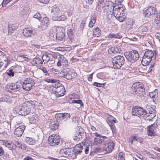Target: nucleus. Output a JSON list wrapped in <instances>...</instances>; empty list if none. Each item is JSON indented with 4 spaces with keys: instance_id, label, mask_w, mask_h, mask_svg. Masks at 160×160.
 Instances as JSON below:
<instances>
[{
    "instance_id": "35",
    "label": "nucleus",
    "mask_w": 160,
    "mask_h": 160,
    "mask_svg": "<svg viewBox=\"0 0 160 160\" xmlns=\"http://www.w3.org/2000/svg\"><path fill=\"white\" fill-rule=\"evenodd\" d=\"M157 11H143V13L145 17H149L152 15L155 14Z\"/></svg>"
},
{
    "instance_id": "33",
    "label": "nucleus",
    "mask_w": 160,
    "mask_h": 160,
    "mask_svg": "<svg viewBox=\"0 0 160 160\" xmlns=\"http://www.w3.org/2000/svg\"><path fill=\"white\" fill-rule=\"evenodd\" d=\"M74 74L73 72L69 69L67 70L65 78L68 80H71L74 77Z\"/></svg>"
},
{
    "instance_id": "52",
    "label": "nucleus",
    "mask_w": 160,
    "mask_h": 160,
    "mask_svg": "<svg viewBox=\"0 0 160 160\" xmlns=\"http://www.w3.org/2000/svg\"><path fill=\"white\" fill-rule=\"evenodd\" d=\"M156 6L155 4H152L147 7L146 10H156Z\"/></svg>"
},
{
    "instance_id": "64",
    "label": "nucleus",
    "mask_w": 160,
    "mask_h": 160,
    "mask_svg": "<svg viewBox=\"0 0 160 160\" xmlns=\"http://www.w3.org/2000/svg\"><path fill=\"white\" fill-rule=\"evenodd\" d=\"M96 17L95 15H93V16H92L91 18V21H93V23H95L96 21Z\"/></svg>"
},
{
    "instance_id": "59",
    "label": "nucleus",
    "mask_w": 160,
    "mask_h": 160,
    "mask_svg": "<svg viewBox=\"0 0 160 160\" xmlns=\"http://www.w3.org/2000/svg\"><path fill=\"white\" fill-rule=\"evenodd\" d=\"M49 8V9H51L52 10H54L55 9L58 10L59 9L58 7L56 5L52 6H50Z\"/></svg>"
},
{
    "instance_id": "48",
    "label": "nucleus",
    "mask_w": 160,
    "mask_h": 160,
    "mask_svg": "<svg viewBox=\"0 0 160 160\" xmlns=\"http://www.w3.org/2000/svg\"><path fill=\"white\" fill-rule=\"evenodd\" d=\"M5 74L10 77H12L14 76V72L12 69L7 70Z\"/></svg>"
},
{
    "instance_id": "29",
    "label": "nucleus",
    "mask_w": 160,
    "mask_h": 160,
    "mask_svg": "<svg viewBox=\"0 0 160 160\" xmlns=\"http://www.w3.org/2000/svg\"><path fill=\"white\" fill-rule=\"evenodd\" d=\"M38 117L35 114H34L32 117L30 118V122L32 123H35L38 122Z\"/></svg>"
},
{
    "instance_id": "47",
    "label": "nucleus",
    "mask_w": 160,
    "mask_h": 160,
    "mask_svg": "<svg viewBox=\"0 0 160 160\" xmlns=\"http://www.w3.org/2000/svg\"><path fill=\"white\" fill-rule=\"evenodd\" d=\"M74 32L73 30L72 29H70L68 32L67 34L69 38L70 39L73 38L74 37Z\"/></svg>"
},
{
    "instance_id": "13",
    "label": "nucleus",
    "mask_w": 160,
    "mask_h": 160,
    "mask_svg": "<svg viewBox=\"0 0 160 160\" xmlns=\"http://www.w3.org/2000/svg\"><path fill=\"white\" fill-rule=\"evenodd\" d=\"M36 31L32 28H25L23 30L22 34L26 37H31L36 34Z\"/></svg>"
},
{
    "instance_id": "1",
    "label": "nucleus",
    "mask_w": 160,
    "mask_h": 160,
    "mask_svg": "<svg viewBox=\"0 0 160 160\" xmlns=\"http://www.w3.org/2000/svg\"><path fill=\"white\" fill-rule=\"evenodd\" d=\"M52 92L58 97L63 96L65 94V90L64 87L59 82H56L52 85Z\"/></svg>"
},
{
    "instance_id": "10",
    "label": "nucleus",
    "mask_w": 160,
    "mask_h": 160,
    "mask_svg": "<svg viewBox=\"0 0 160 160\" xmlns=\"http://www.w3.org/2000/svg\"><path fill=\"white\" fill-rule=\"evenodd\" d=\"M57 33L56 38L57 40L62 41L65 38V35L64 30L62 27H57L56 28Z\"/></svg>"
},
{
    "instance_id": "34",
    "label": "nucleus",
    "mask_w": 160,
    "mask_h": 160,
    "mask_svg": "<svg viewBox=\"0 0 160 160\" xmlns=\"http://www.w3.org/2000/svg\"><path fill=\"white\" fill-rule=\"evenodd\" d=\"M25 140L26 142L29 145H34L36 143V140L32 138L26 137Z\"/></svg>"
},
{
    "instance_id": "31",
    "label": "nucleus",
    "mask_w": 160,
    "mask_h": 160,
    "mask_svg": "<svg viewBox=\"0 0 160 160\" xmlns=\"http://www.w3.org/2000/svg\"><path fill=\"white\" fill-rule=\"evenodd\" d=\"M0 102H6L9 104H10L12 102V101L10 98L7 95H4V96H2L0 98Z\"/></svg>"
},
{
    "instance_id": "32",
    "label": "nucleus",
    "mask_w": 160,
    "mask_h": 160,
    "mask_svg": "<svg viewBox=\"0 0 160 160\" xmlns=\"http://www.w3.org/2000/svg\"><path fill=\"white\" fill-rule=\"evenodd\" d=\"M138 117L142 116L144 118V117L146 116L147 111L142 108L138 107Z\"/></svg>"
},
{
    "instance_id": "39",
    "label": "nucleus",
    "mask_w": 160,
    "mask_h": 160,
    "mask_svg": "<svg viewBox=\"0 0 160 160\" xmlns=\"http://www.w3.org/2000/svg\"><path fill=\"white\" fill-rule=\"evenodd\" d=\"M100 34L101 31L97 27L93 30V36L94 37H98L100 36Z\"/></svg>"
},
{
    "instance_id": "42",
    "label": "nucleus",
    "mask_w": 160,
    "mask_h": 160,
    "mask_svg": "<svg viewBox=\"0 0 160 160\" xmlns=\"http://www.w3.org/2000/svg\"><path fill=\"white\" fill-rule=\"evenodd\" d=\"M137 137L135 136H132L129 139V141L131 144H133V143H137Z\"/></svg>"
},
{
    "instance_id": "50",
    "label": "nucleus",
    "mask_w": 160,
    "mask_h": 160,
    "mask_svg": "<svg viewBox=\"0 0 160 160\" xmlns=\"http://www.w3.org/2000/svg\"><path fill=\"white\" fill-rule=\"evenodd\" d=\"M62 113V118L63 120L65 121L69 119L70 118V116L69 113Z\"/></svg>"
},
{
    "instance_id": "61",
    "label": "nucleus",
    "mask_w": 160,
    "mask_h": 160,
    "mask_svg": "<svg viewBox=\"0 0 160 160\" xmlns=\"http://www.w3.org/2000/svg\"><path fill=\"white\" fill-rule=\"evenodd\" d=\"M38 1L40 3L47 4L49 2L50 0H38Z\"/></svg>"
},
{
    "instance_id": "2",
    "label": "nucleus",
    "mask_w": 160,
    "mask_h": 160,
    "mask_svg": "<svg viewBox=\"0 0 160 160\" xmlns=\"http://www.w3.org/2000/svg\"><path fill=\"white\" fill-rule=\"evenodd\" d=\"M15 110L19 114L22 116H26L29 114L31 111V109L27 104L24 103L21 106L16 107Z\"/></svg>"
},
{
    "instance_id": "63",
    "label": "nucleus",
    "mask_w": 160,
    "mask_h": 160,
    "mask_svg": "<svg viewBox=\"0 0 160 160\" xmlns=\"http://www.w3.org/2000/svg\"><path fill=\"white\" fill-rule=\"evenodd\" d=\"M141 29L142 31L146 32L148 30V28L146 26L143 25L141 27Z\"/></svg>"
},
{
    "instance_id": "53",
    "label": "nucleus",
    "mask_w": 160,
    "mask_h": 160,
    "mask_svg": "<svg viewBox=\"0 0 160 160\" xmlns=\"http://www.w3.org/2000/svg\"><path fill=\"white\" fill-rule=\"evenodd\" d=\"M100 149L99 148H95L94 149L93 151L90 153V155L91 156H94V153H97L99 152Z\"/></svg>"
},
{
    "instance_id": "37",
    "label": "nucleus",
    "mask_w": 160,
    "mask_h": 160,
    "mask_svg": "<svg viewBox=\"0 0 160 160\" xmlns=\"http://www.w3.org/2000/svg\"><path fill=\"white\" fill-rule=\"evenodd\" d=\"M52 19L54 21H64L66 19L64 16L61 15L59 16L54 15L52 17Z\"/></svg>"
},
{
    "instance_id": "22",
    "label": "nucleus",
    "mask_w": 160,
    "mask_h": 160,
    "mask_svg": "<svg viewBox=\"0 0 160 160\" xmlns=\"http://www.w3.org/2000/svg\"><path fill=\"white\" fill-rule=\"evenodd\" d=\"M142 86H143V85L139 82H136L133 83L132 87V92H134V91L137 90L138 88L142 87Z\"/></svg>"
},
{
    "instance_id": "40",
    "label": "nucleus",
    "mask_w": 160,
    "mask_h": 160,
    "mask_svg": "<svg viewBox=\"0 0 160 160\" xmlns=\"http://www.w3.org/2000/svg\"><path fill=\"white\" fill-rule=\"evenodd\" d=\"M108 7V5L104 6L103 4L101 3V4L99 3V2L98 3V5L97 6V9H98L99 10H105L106 9H108L107 8Z\"/></svg>"
},
{
    "instance_id": "16",
    "label": "nucleus",
    "mask_w": 160,
    "mask_h": 160,
    "mask_svg": "<svg viewBox=\"0 0 160 160\" xmlns=\"http://www.w3.org/2000/svg\"><path fill=\"white\" fill-rule=\"evenodd\" d=\"M146 115L144 117V119L146 120L151 121L156 116V111L155 110H152V111H151L150 114L147 112Z\"/></svg>"
},
{
    "instance_id": "21",
    "label": "nucleus",
    "mask_w": 160,
    "mask_h": 160,
    "mask_svg": "<svg viewBox=\"0 0 160 160\" xmlns=\"http://www.w3.org/2000/svg\"><path fill=\"white\" fill-rule=\"evenodd\" d=\"M121 51L120 48L118 47H111L108 50V52L110 54L117 53Z\"/></svg>"
},
{
    "instance_id": "24",
    "label": "nucleus",
    "mask_w": 160,
    "mask_h": 160,
    "mask_svg": "<svg viewBox=\"0 0 160 160\" xmlns=\"http://www.w3.org/2000/svg\"><path fill=\"white\" fill-rule=\"evenodd\" d=\"M147 133L148 135L151 136L154 135L155 133V128L152 125H151L148 127Z\"/></svg>"
},
{
    "instance_id": "12",
    "label": "nucleus",
    "mask_w": 160,
    "mask_h": 160,
    "mask_svg": "<svg viewBox=\"0 0 160 160\" xmlns=\"http://www.w3.org/2000/svg\"><path fill=\"white\" fill-rule=\"evenodd\" d=\"M73 149L71 148H68L62 149L60 150L59 153L65 157L72 158L73 156Z\"/></svg>"
},
{
    "instance_id": "57",
    "label": "nucleus",
    "mask_w": 160,
    "mask_h": 160,
    "mask_svg": "<svg viewBox=\"0 0 160 160\" xmlns=\"http://www.w3.org/2000/svg\"><path fill=\"white\" fill-rule=\"evenodd\" d=\"M39 69H41L43 72L45 73V75H49L48 72L45 67H42V68H40Z\"/></svg>"
},
{
    "instance_id": "60",
    "label": "nucleus",
    "mask_w": 160,
    "mask_h": 160,
    "mask_svg": "<svg viewBox=\"0 0 160 160\" xmlns=\"http://www.w3.org/2000/svg\"><path fill=\"white\" fill-rule=\"evenodd\" d=\"M33 17H34V18H37V19H41V15L39 13H36L34 16Z\"/></svg>"
},
{
    "instance_id": "51",
    "label": "nucleus",
    "mask_w": 160,
    "mask_h": 160,
    "mask_svg": "<svg viewBox=\"0 0 160 160\" xmlns=\"http://www.w3.org/2000/svg\"><path fill=\"white\" fill-rule=\"evenodd\" d=\"M157 12L158 14L156 16L155 20L156 23L158 24L159 23H160V12Z\"/></svg>"
},
{
    "instance_id": "49",
    "label": "nucleus",
    "mask_w": 160,
    "mask_h": 160,
    "mask_svg": "<svg viewBox=\"0 0 160 160\" xmlns=\"http://www.w3.org/2000/svg\"><path fill=\"white\" fill-rule=\"evenodd\" d=\"M156 107L153 105H148L147 106L146 108L148 111V112L150 114L151 111H152V110H155Z\"/></svg>"
},
{
    "instance_id": "55",
    "label": "nucleus",
    "mask_w": 160,
    "mask_h": 160,
    "mask_svg": "<svg viewBox=\"0 0 160 160\" xmlns=\"http://www.w3.org/2000/svg\"><path fill=\"white\" fill-rule=\"evenodd\" d=\"M67 71V70L66 69H64L63 70H62L60 72L59 74L60 75L61 77H63L65 78L66 75V74Z\"/></svg>"
},
{
    "instance_id": "28",
    "label": "nucleus",
    "mask_w": 160,
    "mask_h": 160,
    "mask_svg": "<svg viewBox=\"0 0 160 160\" xmlns=\"http://www.w3.org/2000/svg\"><path fill=\"white\" fill-rule=\"evenodd\" d=\"M3 145L11 150L15 149L16 148V145L12 142L10 143L7 142H5L3 143Z\"/></svg>"
},
{
    "instance_id": "5",
    "label": "nucleus",
    "mask_w": 160,
    "mask_h": 160,
    "mask_svg": "<svg viewBox=\"0 0 160 160\" xmlns=\"http://www.w3.org/2000/svg\"><path fill=\"white\" fill-rule=\"evenodd\" d=\"M125 56L129 62L134 63L138 60L139 57V54L137 51L132 50L129 53H126Z\"/></svg>"
},
{
    "instance_id": "45",
    "label": "nucleus",
    "mask_w": 160,
    "mask_h": 160,
    "mask_svg": "<svg viewBox=\"0 0 160 160\" xmlns=\"http://www.w3.org/2000/svg\"><path fill=\"white\" fill-rule=\"evenodd\" d=\"M117 160H125L124 153L122 152L119 153Z\"/></svg>"
},
{
    "instance_id": "26",
    "label": "nucleus",
    "mask_w": 160,
    "mask_h": 160,
    "mask_svg": "<svg viewBox=\"0 0 160 160\" xmlns=\"http://www.w3.org/2000/svg\"><path fill=\"white\" fill-rule=\"evenodd\" d=\"M122 37V35H121V33L119 32L116 33H111L108 35V38H110L120 39Z\"/></svg>"
},
{
    "instance_id": "7",
    "label": "nucleus",
    "mask_w": 160,
    "mask_h": 160,
    "mask_svg": "<svg viewBox=\"0 0 160 160\" xmlns=\"http://www.w3.org/2000/svg\"><path fill=\"white\" fill-rule=\"evenodd\" d=\"M114 147V143L111 140L106 141L102 149L104 153H107L111 152Z\"/></svg>"
},
{
    "instance_id": "20",
    "label": "nucleus",
    "mask_w": 160,
    "mask_h": 160,
    "mask_svg": "<svg viewBox=\"0 0 160 160\" xmlns=\"http://www.w3.org/2000/svg\"><path fill=\"white\" fill-rule=\"evenodd\" d=\"M132 94H134V95H136L137 96L141 97L144 95L145 94V91L144 89L143 88V87L138 88L137 90L134 91L133 92H132Z\"/></svg>"
},
{
    "instance_id": "23",
    "label": "nucleus",
    "mask_w": 160,
    "mask_h": 160,
    "mask_svg": "<svg viewBox=\"0 0 160 160\" xmlns=\"http://www.w3.org/2000/svg\"><path fill=\"white\" fill-rule=\"evenodd\" d=\"M32 63L33 65L35 66H41L43 64L42 61L39 58H34L32 61Z\"/></svg>"
},
{
    "instance_id": "9",
    "label": "nucleus",
    "mask_w": 160,
    "mask_h": 160,
    "mask_svg": "<svg viewBox=\"0 0 160 160\" xmlns=\"http://www.w3.org/2000/svg\"><path fill=\"white\" fill-rule=\"evenodd\" d=\"M49 143L51 146H56L61 144L60 142L59 137L58 136H53L52 135L50 136L48 139Z\"/></svg>"
},
{
    "instance_id": "25",
    "label": "nucleus",
    "mask_w": 160,
    "mask_h": 160,
    "mask_svg": "<svg viewBox=\"0 0 160 160\" xmlns=\"http://www.w3.org/2000/svg\"><path fill=\"white\" fill-rule=\"evenodd\" d=\"M151 60L152 59L143 55L142 61V64L143 66H147L149 64Z\"/></svg>"
},
{
    "instance_id": "27",
    "label": "nucleus",
    "mask_w": 160,
    "mask_h": 160,
    "mask_svg": "<svg viewBox=\"0 0 160 160\" xmlns=\"http://www.w3.org/2000/svg\"><path fill=\"white\" fill-rule=\"evenodd\" d=\"M49 128L52 130H54L57 129L59 126L58 123L57 122L52 121L49 123Z\"/></svg>"
},
{
    "instance_id": "56",
    "label": "nucleus",
    "mask_w": 160,
    "mask_h": 160,
    "mask_svg": "<svg viewBox=\"0 0 160 160\" xmlns=\"http://www.w3.org/2000/svg\"><path fill=\"white\" fill-rule=\"evenodd\" d=\"M8 28V24H5L2 26V30L4 33L6 32Z\"/></svg>"
},
{
    "instance_id": "46",
    "label": "nucleus",
    "mask_w": 160,
    "mask_h": 160,
    "mask_svg": "<svg viewBox=\"0 0 160 160\" xmlns=\"http://www.w3.org/2000/svg\"><path fill=\"white\" fill-rule=\"evenodd\" d=\"M72 103L80 104V107H83V104L82 100L80 99L74 100L72 101Z\"/></svg>"
},
{
    "instance_id": "3",
    "label": "nucleus",
    "mask_w": 160,
    "mask_h": 160,
    "mask_svg": "<svg viewBox=\"0 0 160 160\" xmlns=\"http://www.w3.org/2000/svg\"><path fill=\"white\" fill-rule=\"evenodd\" d=\"M125 61L124 58L122 56L118 55L114 57L112 61L114 68L116 69H119L124 64Z\"/></svg>"
},
{
    "instance_id": "36",
    "label": "nucleus",
    "mask_w": 160,
    "mask_h": 160,
    "mask_svg": "<svg viewBox=\"0 0 160 160\" xmlns=\"http://www.w3.org/2000/svg\"><path fill=\"white\" fill-rule=\"evenodd\" d=\"M154 55V53L152 51L148 50L145 52L143 55L152 59Z\"/></svg>"
},
{
    "instance_id": "4",
    "label": "nucleus",
    "mask_w": 160,
    "mask_h": 160,
    "mask_svg": "<svg viewBox=\"0 0 160 160\" xmlns=\"http://www.w3.org/2000/svg\"><path fill=\"white\" fill-rule=\"evenodd\" d=\"M22 83L23 88L27 91H30L35 84L34 80L31 78L25 79Z\"/></svg>"
},
{
    "instance_id": "6",
    "label": "nucleus",
    "mask_w": 160,
    "mask_h": 160,
    "mask_svg": "<svg viewBox=\"0 0 160 160\" xmlns=\"http://www.w3.org/2000/svg\"><path fill=\"white\" fill-rule=\"evenodd\" d=\"M125 11H112V13L117 19L120 22H123L126 18L127 14Z\"/></svg>"
},
{
    "instance_id": "62",
    "label": "nucleus",
    "mask_w": 160,
    "mask_h": 160,
    "mask_svg": "<svg viewBox=\"0 0 160 160\" xmlns=\"http://www.w3.org/2000/svg\"><path fill=\"white\" fill-rule=\"evenodd\" d=\"M5 153V151L4 150L3 148L0 147V156H2Z\"/></svg>"
},
{
    "instance_id": "11",
    "label": "nucleus",
    "mask_w": 160,
    "mask_h": 160,
    "mask_svg": "<svg viewBox=\"0 0 160 160\" xmlns=\"http://www.w3.org/2000/svg\"><path fill=\"white\" fill-rule=\"evenodd\" d=\"M93 135L96 137L94 138V143L96 145L100 144L103 142L104 140L107 138L106 137L101 135L98 132L94 133Z\"/></svg>"
},
{
    "instance_id": "44",
    "label": "nucleus",
    "mask_w": 160,
    "mask_h": 160,
    "mask_svg": "<svg viewBox=\"0 0 160 160\" xmlns=\"http://www.w3.org/2000/svg\"><path fill=\"white\" fill-rule=\"evenodd\" d=\"M55 118L57 120V122L59 121L63 120V116L62 113H58L55 115Z\"/></svg>"
},
{
    "instance_id": "18",
    "label": "nucleus",
    "mask_w": 160,
    "mask_h": 160,
    "mask_svg": "<svg viewBox=\"0 0 160 160\" xmlns=\"http://www.w3.org/2000/svg\"><path fill=\"white\" fill-rule=\"evenodd\" d=\"M84 134L83 132H81L80 129L77 130L74 133L73 139L76 141L80 140L84 137Z\"/></svg>"
},
{
    "instance_id": "19",
    "label": "nucleus",
    "mask_w": 160,
    "mask_h": 160,
    "mask_svg": "<svg viewBox=\"0 0 160 160\" xmlns=\"http://www.w3.org/2000/svg\"><path fill=\"white\" fill-rule=\"evenodd\" d=\"M49 19L47 17H45L43 18L41 24V28L43 30L46 29L49 25Z\"/></svg>"
},
{
    "instance_id": "30",
    "label": "nucleus",
    "mask_w": 160,
    "mask_h": 160,
    "mask_svg": "<svg viewBox=\"0 0 160 160\" xmlns=\"http://www.w3.org/2000/svg\"><path fill=\"white\" fill-rule=\"evenodd\" d=\"M17 27L15 25H8V34H11L17 28Z\"/></svg>"
},
{
    "instance_id": "8",
    "label": "nucleus",
    "mask_w": 160,
    "mask_h": 160,
    "mask_svg": "<svg viewBox=\"0 0 160 160\" xmlns=\"http://www.w3.org/2000/svg\"><path fill=\"white\" fill-rule=\"evenodd\" d=\"M20 88V85L17 84V83H9L6 86V90L11 92L18 91Z\"/></svg>"
},
{
    "instance_id": "41",
    "label": "nucleus",
    "mask_w": 160,
    "mask_h": 160,
    "mask_svg": "<svg viewBox=\"0 0 160 160\" xmlns=\"http://www.w3.org/2000/svg\"><path fill=\"white\" fill-rule=\"evenodd\" d=\"M138 107L135 106L132 109V114L134 116H138Z\"/></svg>"
},
{
    "instance_id": "15",
    "label": "nucleus",
    "mask_w": 160,
    "mask_h": 160,
    "mask_svg": "<svg viewBox=\"0 0 160 160\" xmlns=\"http://www.w3.org/2000/svg\"><path fill=\"white\" fill-rule=\"evenodd\" d=\"M25 129V127L23 126H20L16 128L14 130V134L17 137H21Z\"/></svg>"
},
{
    "instance_id": "43",
    "label": "nucleus",
    "mask_w": 160,
    "mask_h": 160,
    "mask_svg": "<svg viewBox=\"0 0 160 160\" xmlns=\"http://www.w3.org/2000/svg\"><path fill=\"white\" fill-rule=\"evenodd\" d=\"M108 124L110 128L112 130V133H115L116 132V128L115 126L114 123L109 122H108Z\"/></svg>"
},
{
    "instance_id": "38",
    "label": "nucleus",
    "mask_w": 160,
    "mask_h": 160,
    "mask_svg": "<svg viewBox=\"0 0 160 160\" xmlns=\"http://www.w3.org/2000/svg\"><path fill=\"white\" fill-rule=\"evenodd\" d=\"M112 7V10H124L125 9V6L122 4L113 5Z\"/></svg>"
},
{
    "instance_id": "17",
    "label": "nucleus",
    "mask_w": 160,
    "mask_h": 160,
    "mask_svg": "<svg viewBox=\"0 0 160 160\" xmlns=\"http://www.w3.org/2000/svg\"><path fill=\"white\" fill-rule=\"evenodd\" d=\"M53 58L58 59L60 62L63 65L68 64V62L67 60L62 55L55 54L53 56Z\"/></svg>"
},
{
    "instance_id": "54",
    "label": "nucleus",
    "mask_w": 160,
    "mask_h": 160,
    "mask_svg": "<svg viewBox=\"0 0 160 160\" xmlns=\"http://www.w3.org/2000/svg\"><path fill=\"white\" fill-rule=\"evenodd\" d=\"M42 59L43 61H45L46 62H48L49 61L50 59V58L49 56L47 54H46L43 55L42 57Z\"/></svg>"
},
{
    "instance_id": "14",
    "label": "nucleus",
    "mask_w": 160,
    "mask_h": 160,
    "mask_svg": "<svg viewBox=\"0 0 160 160\" xmlns=\"http://www.w3.org/2000/svg\"><path fill=\"white\" fill-rule=\"evenodd\" d=\"M83 147L81 144H78L76 145L73 149V156H75L73 158L76 157V156L79 154H80L82 152Z\"/></svg>"
},
{
    "instance_id": "58",
    "label": "nucleus",
    "mask_w": 160,
    "mask_h": 160,
    "mask_svg": "<svg viewBox=\"0 0 160 160\" xmlns=\"http://www.w3.org/2000/svg\"><path fill=\"white\" fill-rule=\"evenodd\" d=\"M10 156L8 153H6L3 157L4 160H10Z\"/></svg>"
}]
</instances>
